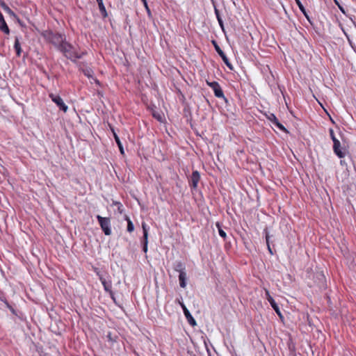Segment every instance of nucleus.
<instances>
[{
	"instance_id": "37",
	"label": "nucleus",
	"mask_w": 356,
	"mask_h": 356,
	"mask_svg": "<svg viewBox=\"0 0 356 356\" xmlns=\"http://www.w3.org/2000/svg\"><path fill=\"white\" fill-rule=\"evenodd\" d=\"M107 337H108L109 339H111L112 335H111V332H108V334H107Z\"/></svg>"
},
{
	"instance_id": "8",
	"label": "nucleus",
	"mask_w": 356,
	"mask_h": 356,
	"mask_svg": "<svg viewBox=\"0 0 356 356\" xmlns=\"http://www.w3.org/2000/svg\"><path fill=\"white\" fill-rule=\"evenodd\" d=\"M97 218L105 234L109 235L111 234V230L109 228V218H103L100 216H97Z\"/></svg>"
},
{
	"instance_id": "4",
	"label": "nucleus",
	"mask_w": 356,
	"mask_h": 356,
	"mask_svg": "<svg viewBox=\"0 0 356 356\" xmlns=\"http://www.w3.org/2000/svg\"><path fill=\"white\" fill-rule=\"evenodd\" d=\"M82 71L92 85L93 84V83H95L96 86H101L99 81L97 79V77L95 76L94 72L90 67H83L82 68Z\"/></svg>"
},
{
	"instance_id": "31",
	"label": "nucleus",
	"mask_w": 356,
	"mask_h": 356,
	"mask_svg": "<svg viewBox=\"0 0 356 356\" xmlns=\"http://www.w3.org/2000/svg\"><path fill=\"white\" fill-rule=\"evenodd\" d=\"M143 250L145 252H147V244H143Z\"/></svg>"
},
{
	"instance_id": "26",
	"label": "nucleus",
	"mask_w": 356,
	"mask_h": 356,
	"mask_svg": "<svg viewBox=\"0 0 356 356\" xmlns=\"http://www.w3.org/2000/svg\"><path fill=\"white\" fill-rule=\"evenodd\" d=\"M102 283L104 286V289L106 291L109 292L111 294V287L108 283L106 282L105 280L101 278Z\"/></svg>"
},
{
	"instance_id": "22",
	"label": "nucleus",
	"mask_w": 356,
	"mask_h": 356,
	"mask_svg": "<svg viewBox=\"0 0 356 356\" xmlns=\"http://www.w3.org/2000/svg\"><path fill=\"white\" fill-rule=\"evenodd\" d=\"M215 96L218 98H222L225 102H227V98L225 97L223 90H213Z\"/></svg>"
},
{
	"instance_id": "15",
	"label": "nucleus",
	"mask_w": 356,
	"mask_h": 356,
	"mask_svg": "<svg viewBox=\"0 0 356 356\" xmlns=\"http://www.w3.org/2000/svg\"><path fill=\"white\" fill-rule=\"evenodd\" d=\"M0 6L2 8V9L7 13L11 17H15V14L14 12L8 7V6L4 2L1 1L0 3Z\"/></svg>"
},
{
	"instance_id": "1",
	"label": "nucleus",
	"mask_w": 356,
	"mask_h": 356,
	"mask_svg": "<svg viewBox=\"0 0 356 356\" xmlns=\"http://www.w3.org/2000/svg\"><path fill=\"white\" fill-rule=\"evenodd\" d=\"M60 51L63 53L64 56L73 60L75 61L76 59L81 58L82 55L84 54V52L79 53L76 48L72 46L71 44L65 42L60 47Z\"/></svg>"
},
{
	"instance_id": "36",
	"label": "nucleus",
	"mask_w": 356,
	"mask_h": 356,
	"mask_svg": "<svg viewBox=\"0 0 356 356\" xmlns=\"http://www.w3.org/2000/svg\"><path fill=\"white\" fill-rule=\"evenodd\" d=\"M179 91V95L181 96L182 99L184 98V95L182 94L181 91V90H178Z\"/></svg>"
},
{
	"instance_id": "32",
	"label": "nucleus",
	"mask_w": 356,
	"mask_h": 356,
	"mask_svg": "<svg viewBox=\"0 0 356 356\" xmlns=\"http://www.w3.org/2000/svg\"><path fill=\"white\" fill-rule=\"evenodd\" d=\"M180 305H181V307L183 309V312H185V309H187L186 307L185 306V305L183 302L180 303Z\"/></svg>"
},
{
	"instance_id": "18",
	"label": "nucleus",
	"mask_w": 356,
	"mask_h": 356,
	"mask_svg": "<svg viewBox=\"0 0 356 356\" xmlns=\"http://www.w3.org/2000/svg\"><path fill=\"white\" fill-rule=\"evenodd\" d=\"M99 11L102 14V15L105 17L108 15L106 8L103 3V0H101V1H97Z\"/></svg>"
},
{
	"instance_id": "38",
	"label": "nucleus",
	"mask_w": 356,
	"mask_h": 356,
	"mask_svg": "<svg viewBox=\"0 0 356 356\" xmlns=\"http://www.w3.org/2000/svg\"><path fill=\"white\" fill-rule=\"evenodd\" d=\"M141 1L143 2V5L147 4V0H141Z\"/></svg>"
},
{
	"instance_id": "6",
	"label": "nucleus",
	"mask_w": 356,
	"mask_h": 356,
	"mask_svg": "<svg viewBox=\"0 0 356 356\" xmlns=\"http://www.w3.org/2000/svg\"><path fill=\"white\" fill-rule=\"evenodd\" d=\"M266 118L270 121L275 127H277L280 130L287 132L286 129L279 122L276 116L272 113L268 112V113H265Z\"/></svg>"
},
{
	"instance_id": "21",
	"label": "nucleus",
	"mask_w": 356,
	"mask_h": 356,
	"mask_svg": "<svg viewBox=\"0 0 356 356\" xmlns=\"http://www.w3.org/2000/svg\"><path fill=\"white\" fill-rule=\"evenodd\" d=\"M14 48L16 51L17 56H19L21 54L22 49H21L19 41L17 38H15Z\"/></svg>"
},
{
	"instance_id": "28",
	"label": "nucleus",
	"mask_w": 356,
	"mask_h": 356,
	"mask_svg": "<svg viewBox=\"0 0 356 356\" xmlns=\"http://www.w3.org/2000/svg\"><path fill=\"white\" fill-rule=\"evenodd\" d=\"M113 207H116L118 212L120 213H122V205L120 202H113Z\"/></svg>"
},
{
	"instance_id": "27",
	"label": "nucleus",
	"mask_w": 356,
	"mask_h": 356,
	"mask_svg": "<svg viewBox=\"0 0 356 356\" xmlns=\"http://www.w3.org/2000/svg\"><path fill=\"white\" fill-rule=\"evenodd\" d=\"M215 14L216 15V17H217V19H218V22L220 24V26L223 29V22H222V19L220 15V13H219V11L218 10H217L216 8H215Z\"/></svg>"
},
{
	"instance_id": "16",
	"label": "nucleus",
	"mask_w": 356,
	"mask_h": 356,
	"mask_svg": "<svg viewBox=\"0 0 356 356\" xmlns=\"http://www.w3.org/2000/svg\"><path fill=\"white\" fill-rule=\"evenodd\" d=\"M113 136L114 137L116 143L118 144V146L119 147L120 153L122 155L124 154V147L122 146V143H121L118 136L114 132L113 129Z\"/></svg>"
},
{
	"instance_id": "3",
	"label": "nucleus",
	"mask_w": 356,
	"mask_h": 356,
	"mask_svg": "<svg viewBox=\"0 0 356 356\" xmlns=\"http://www.w3.org/2000/svg\"><path fill=\"white\" fill-rule=\"evenodd\" d=\"M49 40L58 49H60L62 45L65 43V38L64 35L59 33H51L49 36Z\"/></svg>"
},
{
	"instance_id": "10",
	"label": "nucleus",
	"mask_w": 356,
	"mask_h": 356,
	"mask_svg": "<svg viewBox=\"0 0 356 356\" xmlns=\"http://www.w3.org/2000/svg\"><path fill=\"white\" fill-rule=\"evenodd\" d=\"M266 296H267V299H268L270 305H271V307L273 308V309L275 311V312L279 316H281V312H280L279 306L275 302V300L270 296L268 291H266Z\"/></svg>"
},
{
	"instance_id": "40",
	"label": "nucleus",
	"mask_w": 356,
	"mask_h": 356,
	"mask_svg": "<svg viewBox=\"0 0 356 356\" xmlns=\"http://www.w3.org/2000/svg\"><path fill=\"white\" fill-rule=\"evenodd\" d=\"M108 126L111 129V124L110 123H108Z\"/></svg>"
},
{
	"instance_id": "17",
	"label": "nucleus",
	"mask_w": 356,
	"mask_h": 356,
	"mask_svg": "<svg viewBox=\"0 0 356 356\" xmlns=\"http://www.w3.org/2000/svg\"><path fill=\"white\" fill-rule=\"evenodd\" d=\"M142 228L143 231V244H147L148 243V227L146 223L143 222L142 223Z\"/></svg>"
},
{
	"instance_id": "39",
	"label": "nucleus",
	"mask_w": 356,
	"mask_h": 356,
	"mask_svg": "<svg viewBox=\"0 0 356 356\" xmlns=\"http://www.w3.org/2000/svg\"><path fill=\"white\" fill-rule=\"evenodd\" d=\"M281 91H282V93L283 97H285V93H284V92H283V90H281Z\"/></svg>"
},
{
	"instance_id": "20",
	"label": "nucleus",
	"mask_w": 356,
	"mask_h": 356,
	"mask_svg": "<svg viewBox=\"0 0 356 356\" xmlns=\"http://www.w3.org/2000/svg\"><path fill=\"white\" fill-rule=\"evenodd\" d=\"M0 29L5 33H9L10 31L8 26H7L6 22L4 19L0 22Z\"/></svg>"
},
{
	"instance_id": "14",
	"label": "nucleus",
	"mask_w": 356,
	"mask_h": 356,
	"mask_svg": "<svg viewBox=\"0 0 356 356\" xmlns=\"http://www.w3.org/2000/svg\"><path fill=\"white\" fill-rule=\"evenodd\" d=\"M173 268L175 271L179 272V273L181 272L186 271L185 269V265L181 261H176L173 264Z\"/></svg>"
},
{
	"instance_id": "29",
	"label": "nucleus",
	"mask_w": 356,
	"mask_h": 356,
	"mask_svg": "<svg viewBox=\"0 0 356 356\" xmlns=\"http://www.w3.org/2000/svg\"><path fill=\"white\" fill-rule=\"evenodd\" d=\"M334 3L336 5H337V6L339 7V10L343 13H345V10L344 8L339 4V3L338 2L337 0H334Z\"/></svg>"
},
{
	"instance_id": "25",
	"label": "nucleus",
	"mask_w": 356,
	"mask_h": 356,
	"mask_svg": "<svg viewBox=\"0 0 356 356\" xmlns=\"http://www.w3.org/2000/svg\"><path fill=\"white\" fill-rule=\"evenodd\" d=\"M216 227H218V233H219V235L223 238L224 239L226 238L227 237V234L225 233V232L221 228L220 224L218 222L216 223Z\"/></svg>"
},
{
	"instance_id": "9",
	"label": "nucleus",
	"mask_w": 356,
	"mask_h": 356,
	"mask_svg": "<svg viewBox=\"0 0 356 356\" xmlns=\"http://www.w3.org/2000/svg\"><path fill=\"white\" fill-rule=\"evenodd\" d=\"M200 179V175L197 170L193 172L191 177L189 179V184L192 188L195 189L197 187V184Z\"/></svg>"
},
{
	"instance_id": "43",
	"label": "nucleus",
	"mask_w": 356,
	"mask_h": 356,
	"mask_svg": "<svg viewBox=\"0 0 356 356\" xmlns=\"http://www.w3.org/2000/svg\"><path fill=\"white\" fill-rule=\"evenodd\" d=\"M97 1H101V0H97Z\"/></svg>"
},
{
	"instance_id": "5",
	"label": "nucleus",
	"mask_w": 356,
	"mask_h": 356,
	"mask_svg": "<svg viewBox=\"0 0 356 356\" xmlns=\"http://www.w3.org/2000/svg\"><path fill=\"white\" fill-rule=\"evenodd\" d=\"M212 44H213L216 51L219 54V56L221 57V58L222 59V60L225 63V64L229 67V69L233 70L232 65L229 62V60L228 58L227 57V56L225 55V54L220 49V47H219V45L216 42V41L213 40L212 41Z\"/></svg>"
},
{
	"instance_id": "2",
	"label": "nucleus",
	"mask_w": 356,
	"mask_h": 356,
	"mask_svg": "<svg viewBox=\"0 0 356 356\" xmlns=\"http://www.w3.org/2000/svg\"><path fill=\"white\" fill-rule=\"evenodd\" d=\"M330 136L333 141V151L339 158H343L345 156V152L342 151L341 148L340 141L337 139L334 135V130L332 129H329Z\"/></svg>"
},
{
	"instance_id": "11",
	"label": "nucleus",
	"mask_w": 356,
	"mask_h": 356,
	"mask_svg": "<svg viewBox=\"0 0 356 356\" xmlns=\"http://www.w3.org/2000/svg\"><path fill=\"white\" fill-rule=\"evenodd\" d=\"M186 280H187V275L186 272H181L179 275V286L181 288H185L186 286Z\"/></svg>"
},
{
	"instance_id": "33",
	"label": "nucleus",
	"mask_w": 356,
	"mask_h": 356,
	"mask_svg": "<svg viewBox=\"0 0 356 356\" xmlns=\"http://www.w3.org/2000/svg\"><path fill=\"white\" fill-rule=\"evenodd\" d=\"M180 305H181V307L183 309V312H185V309H187L186 307L185 306V305L183 302L180 303Z\"/></svg>"
},
{
	"instance_id": "34",
	"label": "nucleus",
	"mask_w": 356,
	"mask_h": 356,
	"mask_svg": "<svg viewBox=\"0 0 356 356\" xmlns=\"http://www.w3.org/2000/svg\"><path fill=\"white\" fill-rule=\"evenodd\" d=\"M211 87H213V89H216L214 86H218V83L216 82H213L212 84H210Z\"/></svg>"
},
{
	"instance_id": "19",
	"label": "nucleus",
	"mask_w": 356,
	"mask_h": 356,
	"mask_svg": "<svg viewBox=\"0 0 356 356\" xmlns=\"http://www.w3.org/2000/svg\"><path fill=\"white\" fill-rule=\"evenodd\" d=\"M264 232L265 233V235H266V241L268 250L270 254H273V251H272L271 248L270 246V236L269 233H268V232L266 228L264 229Z\"/></svg>"
},
{
	"instance_id": "24",
	"label": "nucleus",
	"mask_w": 356,
	"mask_h": 356,
	"mask_svg": "<svg viewBox=\"0 0 356 356\" xmlns=\"http://www.w3.org/2000/svg\"><path fill=\"white\" fill-rule=\"evenodd\" d=\"M296 1V3H297V5L298 6L300 10L302 12V13L305 15V16L309 19L307 15V13H306V10L304 7V6L302 4L301 1L300 0H295Z\"/></svg>"
},
{
	"instance_id": "41",
	"label": "nucleus",
	"mask_w": 356,
	"mask_h": 356,
	"mask_svg": "<svg viewBox=\"0 0 356 356\" xmlns=\"http://www.w3.org/2000/svg\"><path fill=\"white\" fill-rule=\"evenodd\" d=\"M319 275H320L321 277H324V275H322V274H320Z\"/></svg>"
},
{
	"instance_id": "12",
	"label": "nucleus",
	"mask_w": 356,
	"mask_h": 356,
	"mask_svg": "<svg viewBox=\"0 0 356 356\" xmlns=\"http://www.w3.org/2000/svg\"><path fill=\"white\" fill-rule=\"evenodd\" d=\"M184 316H185L186 318L187 319L188 323L191 325H192V326L196 325V321L194 319V318L192 316L191 314L190 313V312L188 311V309H185V312H184Z\"/></svg>"
},
{
	"instance_id": "7",
	"label": "nucleus",
	"mask_w": 356,
	"mask_h": 356,
	"mask_svg": "<svg viewBox=\"0 0 356 356\" xmlns=\"http://www.w3.org/2000/svg\"><path fill=\"white\" fill-rule=\"evenodd\" d=\"M49 96L51 100L59 107L60 110L63 111L65 113L67 112L68 107L64 103L63 99L60 96L55 95L53 94H50Z\"/></svg>"
},
{
	"instance_id": "35",
	"label": "nucleus",
	"mask_w": 356,
	"mask_h": 356,
	"mask_svg": "<svg viewBox=\"0 0 356 356\" xmlns=\"http://www.w3.org/2000/svg\"><path fill=\"white\" fill-rule=\"evenodd\" d=\"M4 19L2 13L0 12V22L3 21Z\"/></svg>"
},
{
	"instance_id": "13",
	"label": "nucleus",
	"mask_w": 356,
	"mask_h": 356,
	"mask_svg": "<svg viewBox=\"0 0 356 356\" xmlns=\"http://www.w3.org/2000/svg\"><path fill=\"white\" fill-rule=\"evenodd\" d=\"M152 116L156 119L159 122H163L164 115L163 113L158 110L153 109L152 112Z\"/></svg>"
},
{
	"instance_id": "30",
	"label": "nucleus",
	"mask_w": 356,
	"mask_h": 356,
	"mask_svg": "<svg viewBox=\"0 0 356 356\" xmlns=\"http://www.w3.org/2000/svg\"><path fill=\"white\" fill-rule=\"evenodd\" d=\"M145 8V10L147 11V13L149 17H151L152 16V13H151V10L148 6V4H146V5H144Z\"/></svg>"
},
{
	"instance_id": "42",
	"label": "nucleus",
	"mask_w": 356,
	"mask_h": 356,
	"mask_svg": "<svg viewBox=\"0 0 356 356\" xmlns=\"http://www.w3.org/2000/svg\"><path fill=\"white\" fill-rule=\"evenodd\" d=\"M113 301L115 302L114 297L112 298Z\"/></svg>"
},
{
	"instance_id": "23",
	"label": "nucleus",
	"mask_w": 356,
	"mask_h": 356,
	"mask_svg": "<svg viewBox=\"0 0 356 356\" xmlns=\"http://www.w3.org/2000/svg\"><path fill=\"white\" fill-rule=\"evenodd\" d=\"M126 220H127V231L129 232H132L134 229V226L131 220L126 216H125Z\"/></svg>"
}]
</instances>
